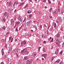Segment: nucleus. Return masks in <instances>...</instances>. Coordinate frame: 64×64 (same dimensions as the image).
Instances as JSON below:
<instances>
[{
  "label": "nucleus",
  "instance_id": "nucleus-1",
  "mask_svg": "<svg viewBox=\"0 0 64 64\" xmlns=\"http://www.w3.org/2000/svg\"><path fill=\"white\" fill-rule=\"evenodd\" d=\"M31 62H32V61L31 60H27L26 62V63L27 64H30L31 63Z\"/></svg>",
  "mask_w": 64,
  "mask_h": 64
},
{
  "label": "nucleus",
  "instance_id": "nucleus-2",
  "mask_svg": "<svg viewBox=\"0 0 64 64\" xmlns=\"http://www.w3.org/2000/svg\"><path fill=\"white\" fill-rule=\"evenodd\" d=\"M22 18L21 16H20L18 18V19L19 20H20V22H22Z\"/></svg>",
  "mask_w": 64,
  "mask_h": 64
},
{
  "label": "nucleus",
  "instance_id": "nucleus-3",
  "mask_svg": "<svg viewBox=\"0 0 64 64\" xmlns=\"http://www.w3.org/2000/svg\"><path fill=\"white\" fill-rule=\"evenodd\" d=\"M31 22V20H30L28 22L26 23V25L27 26H28L30 24V23Z\"/></svg>",
  "mask_w": 64,
  "mask_h": 64
},
{
  "label": "nucleus",
  "instance_id": "nucleus-4",
  "mask_svg": "<svg viewBox=\"0 0 64 64\" xmlns=\"http://www.w3.org/2000/svg\"><path fill=\"white\" fill-rule=\"evenodd\" d=\"M42 57H44L45 58H46V57H47V54H43L42 55Z\"/></svg>",
  "mask_w": 64,
  "mask_h": 64
},
{
  "label": "nucleus",
  "instance_id": "nucleus-5",
  "mask_svg": "<svg viewBox=\"0 0 64 64\" xmlns=\"http://www.w3.org/2000/svg\"><path fill=\"white\" fill-rule=\"evenodd\" d=\"M24 4V2H23L22 3L20 2L19 4V6H21V5H23Z\"/></svg>",
  "mask_w": 64,
  "mask_h": 64
},
{
  "label": "nucleus",
  "instance_id": "nucleus-6",
  "mask_svg": "<svg viewBox=\"0 0 64 64\" xmlns=\"http://www.w3.org/2000/svg\"><path fill=\"white\" fill-rule=\"evenodd\" d=\"M59 51V49H58L56 50V51L55 52V54H57L58 53V52Z\"/></svg>",
  "mask_w": 64,
  "mask_h": 64
},
{
  "label": "nucleus",
  "instance_id": "nucleus-7",
  "mask_svg": "<svg viewBox=\"0 0 64 64\" xmlns=\"http://www.w3.org/2000/svg\"><path fill=\"white\" fill-rule=\"evenodd\" d=\"M2 55H4V50H3V48L2 49Z\"/></svg>",
  "mask_w": 64,
  "mask_h": 64
},
{
  "label": "nucleus",
  "instance_id": "nucleus-8",
  "mask_svg": "<svg viewBox=\"0 0 64 64\" xmlns=\"http://www.w3.org/2000/svg\"><path fill=\"white\" fill-rule=\"evenodd\" d=\"M8 14V13L7 12H5L4 14V16H7Z\"/></svg>",
  "mask_w": 64,
  "mask_h": 64
},
{
  "label": "nucleus",
  "instance_id": "nucleus-9",
  "mask_svg": "<svg viewBox=\"0 0 64 64\" xmlns=\"http://www.w3.org/2000/svg\"><path fill=\"white\" fill-rule=\"evenodd\" d=\"M14 52H17V53H18V48H16L14 50Z\"/></svg>",
  "mask_w": 64,
  "mask_h": 64
},
{
  "label": "nucleus",
  "instance_id": "nucleus-10",
  "mask_svg": "<svg viewBox=\"0 0 64 64\" xmlns=\"http://www.w3.org/2000/svg\"><path fill=\"white\" fill-rule=\"evenodd\" d=\"M60 61V60L59 59H58L55 62V63H56V62H57V63H59V62Z\"/></svg>",
  "mask_w": 64,
  "mask_h": 64
},
{
  "label": "nucleus",
  "instance_id": "nucleus-11",
  "mask_svg": "<svg viewBox=\"0 0 64 64\" xmlns=\"http://www.w3.org/2000/svg\"><path fill=\"white\" fill-rule=\"evenodd\" d=\"M28 57H27V56H25L24 58V60H27V59H28Z\"/></svg>",
  "mask_w": 64,
  "mask_h": 64
},
{
  "label": "nucleus",
  "instance_id": "nucleus-12",
  "mask_svg": "<svg viewBox=\"0 0 64 64\" xmlns=\"http://www.w3.org/2000/svg\"><path fill=\"white\" fill-rule=\"evenodd\" d=\"M53 14H57V10H55L53 12Z\"/></svg>",
  "mask_w": 64,
  "mask_h": 64
},
{
  "label": "nucleus",
  "instance_id": "nucleus-13",
  "mask_svg": "<svg viewBox=\"0 0 64 64\" xmlns=\"http://www.w3.org/2000/svg\"><path fill=\"white\" fill-rule=\"evenodd\" d=\"M53 29V26H51L50 29L49 30V31H51Z\"/></svg>",
  "mask_w": 64,
  "mask_h": 64
},
{
  "label": "nucleus",
  "instance_id": "nucleus-14",
  "mask_svg": "<svg viewBox=\"0 0 64 64\" xmlns=\"http://www.w3.org/2000/svg\"><path fill=\"white\" fill-rule=\"evenodd\" d=\"M56 37L58 38L60 37V34L59 33H58L56 35Z\"/></svg>",
  "mask_w": 64,
  "mask_h": 64
},
{
  "label": "nucleus",
  "instance_id": "nucleus-15",
  "mask_svg": "<svg viewBox=\"0 0 64 64\" xmlns=\"http://www.w3.org/2000/svg\"><path fill=\"white\" fill-rule=\"evenodd\" d=\"M11 6V2L10 1V3H8V6Z\"/></svg>",
  "mask_w": 64,
  "mask_h": 64
},
{
  "label": "nucleus",
  "instance_id": "nucleus-16",
  "mask_svg": "<svg viewBox=\"0 0 64 64\" xmlns=\"http://www.w3.org/2000/svg\"><path fill=\"white\" fill-rule=\"evenodd\" d=\"M32 14H30L29 15V16L30 17V19H31V17H32Z\"/></svg>",
  "mask_w": 64,
  "mask_h": 64
},
{
  "label": "nucleus",
  "instance_id": "nucleus-17",
  "mask_svg": "<svg viewBox=\"0 0 64 64\" xmlns=\"http://www.w3.org/2000/svg\"><path fill=\"white\" fill-rule=\"evenodd\" d=\"M56 23H54V28H55L56 27Z\"/></svg>",
  "mask_w": 64,
  "mask_h": 64
},
{
  "label": "nucleus",
  "instance_id": "nucleus-18",
  "mask_svg": "<svg viewBox=\"0 0 64 64\" xmlns=\"http://www.w3.org/2000/svg\"><path fill=\"white\" fill-rule=\"evenodd\" d=\"M28 14L31 13V10H29L28 12Z\"/></svg>",
  "mask_w": 64,
  "mask_h": 64
},
{
  "label": "nucleus",
  "instance_id": "nucleus-19",
  "mask_svg": "<svg viewBox=\"0 0 64 64\" xmlns=\"http://www.w3.org/2000/svg\"><path fill=\"white\" fill-rule=\"evenodd\" d=\"M6 19H5V18L4 17L2 19V20L3 21H4V22L5 21Z\"/></svg>",
  "mask_w": 64,
  "mask_h": 64
},
{
  "label": "nucleus",
  "instance_id": "nucleus-20",
  "mask_svg": "<svg viewBox=\"0 0 64 64\" xmlns=\"http://www.w3.org/2000/svg\"><path fill=\"white\" fill-rule=\"evenodd\" d=\"M23 43H24V45H25V44H26V41L25 40L23 42Z\"/></svg>",
  "mask_w": 64,
  "mask_h": 64
},
{
  "label": "nucleus",
  "instance_id": "nucleus-21",
  "mask_svg": "<svg viewBox=\"0 0 64 64\" xmlns=\"http://www.w3.org/2000/svg\"><path fill=\"white\" fill-rule=\"evenodd\" d=\"M42 51L44 52H45V48H44L43 49H42Z\"/></svg>",
  "mask_w": 64,
  "mask_h": 64
},
{
  "label": "nucleus",
  "instance_id": "nucleus-22",
  "mask_svg": "<svg viewBox=\"0 0 64 64\" xmlns=\"http://www.w3.org/2000/svg\"><path fill=\"white\" fill-rule=\"evenodd\" d=\"M24 53H26V54L28 55V54L29 53V52H28V51H27L26 52H24Z\"/></svg>",
  "mask_w": 64,
  "mask_h": 64
},
{
  "label": "nucleus",
  "instance_id": "nucleus-23",
  "mask_svg": "<svg viewBox=\"0 0 64 64\" xmlns=\"http://www.w3.org/2000/svg\"><path fill=\"white\" fill-rule=\"evenodd\" d=\"M16 32H18V27H17L16 28Z\"/></svg>",
  "mask_w": 64,
  "mask_h": 64
},
{
  "label": "nucleus",
  "instance_id": "nucleus-24",
  "mask_svg": "<svg viewBox=\"0 0 64 64\" xmlns=\"http://www.w3.org/2000/svg\"><path fill=\"white\" fill-rule=\"evenodd\" d=\"M26 48L24 49L23 50H22L21 51V52H24V51H25V49Z\"/></svg>",
  "mask_w": 64,
  "mask_h": 64
},
{
  "label": "nucleus",
  "instance_id": "nucleus-25",
  "mask_svg": "<svg viewBox=\"0 0 64 64\" xmlns=\"http://www.w3.org/2000/svg\"><path fill=\"white\" fill-rule=\"evenodd\" d=\"M64 42L62 43V47H63L64 46Z\"/></svg>",
  "mask_w": 64,
  "mask_h": 64
},
{
  "label": "nucleus",
  "instance_id": "nucleus-26",
  "mask_svg": "<svg viewBox=\"0 0 64 64\" xmlns=\"http://www.w3.org/2000/svg\"><path fill=\"white\" fill-rule=\"evenodd\" d=\"M2 29H4V30H5V29H6V27H4V26L2 27Z\"/></svg>",
  "mask_w": 64,
  "mask_h": 64
},
{
  "label": "nucleus",
  "instance_id": "nucleus-27",
  "mask_svg": "<svg viewBox=\"0 0 64 64\" xmlns=\"http://www.w3.org/2000/svg\"><path fill=\"white\" fill-rule=\"evenodd\" d=\"M56 41L57 42V43H59V41L58 39H56Z\"/></svg>",
  "mask_w": 64,
  "mask_h": 64
},
{
  "label": "nucleus",
  "instance_id": "nucleus-28",
  "mask_svg": "<svg viewBox=\"0 0 64 64\" xmlns=\"http://www.w3.org/2000/svg\"><path fill=\"white\" fill-rule=\"evenodd\" d=\"M15 5H16V2H15L14 4L13 5L14 7H15Z\"/></svg>",
  "mask_w": 64,
  "mask_h": 64
},
{
  "label": "nucleus",
  "instance_id": "nucleus-29",
  "mask_svg": "<svg viewBox=\"0 0 64 64\" xmlns=\"http://www.w3.org/2000/svg\"><path fill=\"white\" fill-rule=\"evenodd\" d=\"M62 53H63V51H62L60 52V54H61V55H62Z\"/></svg>",
  "mask_w": 64,
  "mask_h": 64
},
{
  "label": "nucleus",
  "instance_id": "nucleus-30",
  "mask_svg": "<svg viewBox=\"0 0 64 64\" xmlns=\"http://www.w3.org/2000/svg\"><path fill=\"white\" fill-rule=\"evenodd\" d=\"M60 22H62V19L61 18H60Z\"/></svg>",
  "mask_w": 64,
  "mask_h": 64
},
{
  "label": "nucleus",
  "instance_id": "nucleus-31",
  "mask_svg": "<svg viewBox=\"0 0 64 64\" xmlns=\"http://www.w3.org/2000/svg\"><path fill=\"white\" fill-rule=\"evenodd\" d=\"M11 22H12V23H13V22H14V20L13 19H12L11 20Z\"/></svg>",
  "mask_w": 64,
  "mask_h": 64
},
{
  "label": "nucleus",
  "instance_id": "nucleus-32",
  "mask_svg": "<svg viewBox=\"0 0 64 64\" xmlns=\"http://www.w3.org/2000/svg\"><path fill=\"white\" fill-rule=\"evenodd\" d=\"M44 38H47V36H45L44 37Z\"/></svg>",
  "mask_w": 64,
  "mask_h": 64
},
{
  "label": "nucleus",
  "instance_id": "nucleus-33",
  "mask_svg": "<svg viewBox=\"0 0 64 64\" xmlns=\"http://www.w3.org/2000/svg\"><path fill=\"white\" fill-rule=\"evenodd\" d=\"M53 38H52L51 41H50V42H53Z\"/></svg>",
  "mask_w": 64,
  "mask_h": 64
},
{
  "label": "nucleus",
  "instance_id": "nucleus-34",
  "mask_svg": "<svg viewBox=\"0 0 64 64\" xmlns=\"http://www.w3.org/2000/svg\"><path fill=\"white\" fill-rule=\"evenodd\" d=\"M23 42H21V46H23Z\"/></svg>",
  "mask_w": 64,
  "mask_h": 64
},
{
  "label": "nucleus",
  "instance_id": "nucleus-35",
  "mask_svg": "<svg viewBox=\"0 0 64 64\" xmlns=\"http://www.w3.org/2000/svg\"><path fill=\"white\" fill-rule=\"evenodd\" d=\"M58 43H57V42H56V44L57 46H59V44H58Z\"/></svg>",
  "mask_w": 64,
  "mask_h": 64
},
{
  "label": "nucleus",
  "instance_id": "nucleus-36",
  "mask_svg": "<svg viewBox=\"0 0 64 64\" xmlns=\"http://www.w3.org/2000/svg\"><path fill=\"white\" fill-rule=\"evenodd\" d=\"M17 24H20V21H18L17 22Z\"/></svg>",
  "mask_w": 64,
  "mask_h": 64
},
{
  "label": "nucleus",
  "instance_id": "nucleus-37",
  "mask_svg": "<svg viewBox=\"0 0 64 64\" xmlns=\"http://www.w3.org/2000/svg\"><path fill=\"white\" fill-rule=\"evenodd\" d=\"M48 3H49V4H51V2L50 1V0H48Z\"/></svg>",
  "mask_w": 64,
  "mask_h": 64
},
{
  "label": "nucleus",
  "instance_id": "nucleus-38",
  "mask_svg": "<svg viewBox=\"0 0 64 64\" xmlns=\"http://www.w3.org/2000/svg\"><path fill=\"white\" fill-rule=\"evenodd\" d=\"M61 11L62 13H64V10H62Z\"/></svg>",
  "mask_w": 64,
  "mask_h": 64
},
{
  "label": "nucleus",
  "instance_id": "nucleus-39",
  "mask_svg": "<svg viewBox=\"0 0 64 64\" xmlns=\"http://www.w3.org/2000/svg\"><path fill=\"white\" fill-rule=\"evenodd\" d=\"M36 56V54H34L32 55V56H33V57H35V56Z\"/></svg>",
  "mask_w": 64,
  "mask_h": 64
},
{
  "label": "nucleus",
  "instance_id": "nucleus-40",
  "mask_svg": "<svg viewBox=\"0 0 64 64\" xmlns=\"http://www.w3.org/2000/svg\"><path fill=\"white\" fill-rule=\"evenodd\" d=\"M55 57V56H53L52 58V60H53V59Z\"/></svg>",
  "mask_w": 64,
  "mask_h": 64
},
{
  "label": "nucleus",
  "instance_id": "nucleus-41",
  "mask_svg": "<svg viewBox=\"0 0 64 64\" xmlns=\"http://www.w3.org/2000/svg\"><path fill=\"white\" fill-rule=\"evenodd\" d=\"M44 27H45V28H47V26H46V25L44 24Z\"/></svg>",
  "mask_w": 64,
  "mask_h": 64
},
{
  "label": "nucleus",
  "instance_id": "nucleus-42",
  "mask_svg": "<svg viewBox=\"0 0 64 64\" xmlns=\"http://www.w3.org/2000/svg\"><path fill=\"white\" fill-rule=\"evenodd\" d=\"M10 50H12V46H11L10 48Z\"/></svg>",
  "mask_w": 64,
  "mask_h": 64
},
{
  "label": "nucleus",
  "instance_id": "nucleus-43",
  "mask_svg": "<svg viewBox=\"0 0 64 64\" xmlns=\"http://www.w3.org/2000/svg\"><path fill=\"white\" fill-rule=\"evenodd\" d=\"M51 10H52V8H51L50 9L49 11H51Z\"/></svg>",
  "mask_w": 64,
  "mask_h": 64
},
{
  "label": "nucleus",
  "instance_id": "nucleus-44",
  "mask_svg": "<svg viewBox=\"0 0 64 64\" xmlns=\"http://www.w3.org/2000/svg\"><path fill=\"white\" fill-rule=\"evenodd\" d=\"M11 39V37H10L9 38V41H10V40Z\"/></svg>",
  "mask_w": 64,
  "mask_h": 64
},
{
  "label": "nucleus",
  "instance_id": "nucleus-45",
  "mask_svg": "<svg viewBox=\"0 0 64 64\" xmlns=\"http://www.w3.org/2000/svg\"><path fill=\"white\" fill-rule=\"evenodd\" d=\"M10 50H9L8 51V53H10Z\"/></svg>",
  "mask_w": 64,
  "mask_h": 64
},
{
  "label": "nucleus",
  "instance_id": "nucleus-46",
  "mask_svg": "<svg viewBox=\"0 0 64 64\" xmlns=\"http://www.w3.org/2000/svg\"><path fill=\"white\" fill-rule=\"evenodd\" d=\"M13 38H12V39L11 40V42H12V41H13Z\"/></svg>",
  "mask_w": 64,
  "mask_h": 64
},
{
  "label": "nucleus",
  "instance_id": "nucleus-47",
  "mask_svg": "<svg viewBox=\"0 0 64 64\" xmlns=\"http://www.w3.org/2000/svg\"><path fill=\"white\" fill-rule=\"evenodd\" d=\"M28 34L27 33H26V36H28Z\"/></svg>",
  "mask_w": 64,
  "mask_h": 64
},
{
  "label": "nucleus",
  "instance_id": "nucleus-48",
  "mask_svg": "<svg viewBox=\"0 0 64 64\" xmlns=\"http://www.w3.org/2000/svg\"><path fill=\"white\" fill-rule=\"evenodd\" d=\"M1 64H4V62H2L1 63H0Z\"/></svg>",
  "mask_w": 64,
  "mask_h": 64
},
{
  "label": "nucleus",
  "instance_id": "nucleus-49",
  "mask_svg": "<svg viewBox=\"0 0 64 64\" xmlns=\"http://www.w3.org/2000/svg\"><path fill=\"white\" fill-rule=\"evenodd\" d=\"M2 42H4V39H3L2 40Z\"/></svg>",
  "mask_w": 64,
  "mask_h": 64
},
{
  "label": "nucleus",
  "instance_id": "nucleus-50",
  "mask_svg": "<svg viewBox=\"0 0 64 64\" xmlns=\"http://www.w3.org/2000/svg\"><path fill=\"white\" fill-rule=\"evenodd\" d=\"M9 34V32H6V35H8V34Z\"/></svg>",
  "mask_w": 64,
  "mask_h": 64
},
{
  "label": "nucleus",
  "instance_id": "nucleus-51",
  "mask_svg": "<svg viewBox=\"0 0 64 64\" xmlns=\"http://www.w3.org/2000/svg\"><path fill=\"white\" fill-rule=\"evenodd\" d=\"M34 28H36L37 27V26H36V25H34Z\"/></svg>",
  "mask_w": 64,
  "mask_h": 64
},
{
  "label": "nucleus",
  "instance_id": "nucleus-52",
  "mask_svg": "<svg viewBox=\"0 0 64 64\" xmlns=\"http://www.w3.org/2000/svg\"><path fill=\"white\" fill-rule=\"evenodd\" d=\"M26 7H28V5H27V4H26Z\"/></svg>",
  "mask_w": 64,
  "mask_h": 64
},
{
  "label": "nucleus",
  "instance_id": "nucleus-53",
  "mask_svg": "<svg viewBox=\"0 0 64 64\" xmlns=\"http://www.w3.org/2000/svg\"><path fill=\"white\" fill-rule=\"evenodd\" d=\"M43 36H44V34H42V37H43Z\"/></svg>",
  "mask_w": 64,
  "mask_h": 64
},
{
  "label": "nucleus",
  "instance_id": "nucleus-54",
  "mask_svg": "<svg viewBox=\"0 0 64 64\" xmlns=\"http://www.w3.org/2000/svg\"><path fill=\"white\" fill-rule=\"evenodd\" d=\"M28 36H30V37H31V35L30 34H29Z\"/></svg>",
  "mask_w": 64,
  "mask_h": 64
},
{
  "label": "nucleus",
  "instance_id": "nucleus-55",
  "mask_svg": "<svg viewBox=\"0 0 64 64\" xmlns=\"http://www.w3.org/2000/svg\"><path fill=\"white\" fill-rule=\"evenodd\" d=\"M34 1L36 2H37V1H39V0H34Z\"/></svg>",
  "mask_w": 64,
  "mask_h": 64
},
{
  "label": "nucleus",
  "instance_id": "nucleus-56",
  "mask_svg": "<svg viewBox=\"0 0 64 64\" xmlns=\"http://www.w3.org/2000/svg\"><path fill=\"white\" fill-rule=\"evenodd\" d=\"M43 2H46V0H44Z\"/></svg>",
  "mask_w": 64,
  "mask_h": 64
},
{
  "label": "nucleus",
  "instance_id": "nucleus-57",
  "mask_svg": "<svg viewBox=\"0 0 64 64\" xmlns=\"http://www.w3.org/2000/svg\"><path fill=\"white\" fill-rule=\"evenodd\" d=\"M58 5H59V4H60V2H58Z\"/></svg>",
  "mask_w": 64,
  "mask_h": 64
},
{
  "label": "nucleus",
  "instance_id": "nucleus-58",
  "mask_svg": "<svg viewBox=\"0 0 64 64\" xmlns=\"http://www.w3.org/2000/svg\"><path fill=\"white\" fill-rule=\"evenodd\" d=\"M40 28L42 29V25H40Z\"/></svg>",
  "mask_w": 64,
  "mask_h": 64
},
{
  "label": "nucleus",
  "instance_id": "nucleus-59",
  "mask_svg": "<svg viewBox=\"0 0 64 64\" xmlns=\"http://www.w3.org/2000/svg\"><path fill=\"white\" fill-rule=\"evenodd\" d=\"M5 48H7V45H5Z\"/></svg>",
  "mask_w": 64,
  "mask_h": 64
},
{
  "label": "nucleus",
  "instance_id": "nucleus-60",
  "mask_svg": "<svg viewBox=\"0 0 64 64\" xmlns=\"http://www.w3.org/2000/svg\"><path fill=\"white\" fill-rule=\"evenodd\" d=\"M44 43L45 44L46 43V42L45 41H44Z\"/></svg>",
  "mask_w": 64,
  "mask_h": 64
},
{
  "label": "nucleus",
  "instance_id": "nucleus-61",
  "mask_svg": "<svg viewBox=\"0 0 64 64\" xmlns=\"http://www.w3.org/2000/svg\"><path fill=\"white\" fill-rule=\"evenodd\" d=\"M16 9H15L14 11V12H16Z\"/></svg>",
  "mask_w": 64,
  "mask_h": 64
},
{
  "label": "nucleus",
  "instance_id": "nucleus-62",
  "mask_svg": "<svg viewBox=\"0 0 64 64\" xmlns=\"http://www.w3.org/2000/svg\"><path fill=\"white\" fill-rule=\"evenodd\" d=\"M36 36H37L38 37V34H36Z\"/></svg>",
  "mask_w": 64,
  "mask_h": 64
},
{
  "label": "nucleus",
  "instance_id": "nucleus-63",
  "mask_svg": "<svg viewBox=\"0 0 64 64\" xmlns=\"http://www.w3.org/2000/svg\"><path fill=\"white\" fill-rule=\"evenodd\" d=\"M41 48V47H39V50H40V48Z\"/></svg>",
  "mask_w": 64,
  "mask_h": 64
},
{
  "label": "nucleus",
  "instance_id": "nucleus-64",
  "mask_svg": "<svg viewBox=\"0 0 64 64\" xmlns=\"http://www.w3.org/2000/svg\"><path fill=\"white\" fill-rule=\"evenodd\" d=\"M35 28L36 30H37V27L36 28Z\"/></svg>",
  "mask_w": 64,
  "mask_h": 64
}]
</instances>
